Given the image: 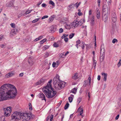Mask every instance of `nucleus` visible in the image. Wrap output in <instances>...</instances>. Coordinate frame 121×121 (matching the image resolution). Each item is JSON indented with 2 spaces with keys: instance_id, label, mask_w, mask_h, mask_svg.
Instances as JSON below:
<instances>
[{
  "instance_id": "nucleus-1",
  "label": "nucleus",
  "mask_w": 121,
  "mask_h": 121,
  "mask_svg": "<svg viewBox=\"0 0 121 121\" xmlns=\"http://www.w3.org/2000/svg\"><path fill=\"white\" fill-rule=\"evenodd\" d=\"M17 91L13 85L5 84L0 88V102L9 98L13 99L16 96Z\"/></svg>"
},
{
  "instance_id": "nucleus-2",
  "label": "nucleus",
  "mask_w": 121,
  "mask_h": 121,
  "mask_svg": "<svg viewBox=\"0 0 121 121\" xmlns=\"http://www.w3.org/2000/svg\"><path fill=\"white\" fill-rule=\"evenodd\" d=\"M52 81V80H50L47 85L43 89V92L48 98L53 97L56 95L57 93L56 91L53 90L52 88V85L51 84Z\"/></svg>"
},
{
  "instance_id": "nucleus-3",
  "label": "nucleus",
  "mask_w": 121,
  "mask_h": 121,
  "mask_svg": "<svg viewBox=\"0 0 121 121\" xmlns=\"http://www.w3.org/2000/svg\"><path fill=\"white\" fill-rule=\"evenodd\" d=\"M54 83L56 89L57 90L61 89L65 86V82L61 81L60 79L59 76L57 75L53 79Z\"/></svg>"
},
{
  "instance_id": "nucleus-4",
  "label": "nucleus",
  "mask_w": 121,
  "mask_h": 121,
  "mask_svg": "<svg viewBox=\"0 0 121 121\" xmlns=\"http://www.w3.org/2000/svg\"><path fill=\"white\" fill-rule=\"evenodd\" d=\"M21 114L20 120L23 121H29L33 118L32 116L30 114L21 113Z\"/></svg>"
},
{
  "instance_id": "nucleus-5",
  "label": "nucleus",
  "mask_w": 121,
  "mask_h": 121,
  "mask_svg": "<svg viewBox=\"0 0 121 121\" xmlns=\"http://www.w3.org/2000/svg\"><path fill=\"white\" fill-rule=\"evenodd\" d=\"M21 113L20 112H14L12 116V118L16 119L17 121H19V120H20V116Z\"/></svg>"
},
{
  "instance_id": "nucleus-6",
  "label": "nucleus",
  "mask_w": 121,
  "mask_h": 121,
  "mask_svg": "<svg viewBox=\"0 0 121 121\" xmlns=\"http://www.w3.org/2000/svg\"><path fill=\"white\" fill-rule=\"evenodd\" d=\"M12 107H7L6 108H4V115L6 117L9 116L12 111Z\"/></svg>"
},
{
  "instance_id": "nucleus-7",
  "label": "nucleus",
  "mask_w": 121,
  "mask_h": 121,
  "mask_svg": "<svg viewBox=\"0 0 121 121\" xmlns=\"http://www.w3.org/2000/svg\"><path fill=\"white\" fill-rule=\"evenodd\" d=\"M108 9L107 5H104L103 7L102 13L103 14H108Z\"/></svg>"
},
{
  "instance_id": "nucleus-8",
  "label": "nucleus",
  "mask_w": 121,
  "mask_h": 121,
  "mask_svg": "<svg viewBox=\"0 0 121 121\" xmlns=\"http://www.w3.org/2000/svg\"><path fill=\"white\" fill-rule=\"evenodd\" d=\"M46 80V79L45 77H43L40 79L39 81L36 82V85H38L40 84L42 85L44 83Z\"/></svg>"
},
{
  "instance_id": "nucleus-9",
  "label": "nucleus",
  "mask_w": 121,
  "mask_h": 121,
  "mask_svg": "<svg viewBox=\"0 0 121 121\" xmlns=\"http://www.w3.org/2000/svg\"><path fill=\"white\" fill-rule=\"evenodd\" d=\"M14 2L13 1L7 2L6 4V7H13L14 8L15 6L13 5Z\"/></svg>"
},
{
  "instance_id": "nucleus-10",
  "label": "nucleus",
  "mask_w": 121,
  "mask_h": 121,
  "mask_svg": "<svg viewBox=\"0 0 121 121\" xmlns=\"http://www.w3.org/2000/svg\"><path fill=\"white\" fill-rule=\"evenodd\" d=\"M17 30L16 28L12 29L10 32V36H13L15 35L17 32Z\"/></svg>"
},
{
  "instance_id": "nucleus-11",
  "label": "nucleus",
  "mask_w": 121,
  "mask_h": 121,
  "mask_svg": "<svg viewBox=\"0 0 121 121\" xmlns=\"http://www.w3.org/2000/svg\"><path fill=\"white\" fill-rule=\"evenodd\" d=\"M71 25L72 26V28L73 27L75 28L78 26L77 21L74 20V22L71 23Z\"/></svg>"
},
{
  "instance_id": "nucleus-12",
  "label": "nucleus",
  "mask_w": 121,
  "mask_h": 121,
  "mask_svg": "<svg viewBox=\"0 0 121 121\" xmlns=\"http://www.w3.org/2000/svg\"><path fill=\"white\" fill-rule=\"evenodd\" d=\"M105 50L104 48V44H101L100 49V53L101 54V53L105 54Z\"/></svg>"
},
{
  "instance_id": "nucleus-13",
  "label": "nucleus",
  "mask_w": 121,
  "mask_h": 121,
  "mask_svg": "<svg viewBox=\"0 0 121 121\" xmlns=\"http://www.w3.org/2000/svg\"><path fill=\"white\" fill-rule=\"evenodd\" d=\"M39 97L42 98V100H44L45 101L46 100L45 96L42 93L40 92L39 94Z\"/></svg>"
},
{
  "instance_id": "nucleus-14",
  "label": "nucleus",
  "mask_w": 121,
  "mask_h": 121,
  "mask_svg": "<svg viewBox=\"0 0 121 121\" xmlns=\"http://www.w3.org/2000/svg\"><path fill=\"white\" fill-rule=\"evenodd\" d=\"M96 17L98 19H99L100 17V12L99 10L97 9H96Z\"/></svg>"
},
{
  "instance_id": "nucleus-15",
  "label": "nucleus",
  "mask_w": 121,
  "mask_h": 121,
  "mask_svg": "<svg viewBox=\"0 0 121 121\" xmlns=\"http://www.w3.org/2000/svg\"><path fill=\"white\" fill-rule=\"evenodd\" d=\"M65 28L67 29H70L71 28H72V26L71 25V23L70 24H66L65 25Z\"/></svg>"
},
{
  "instance_id": "nucleus-16",
  "label": "nucleus",
  "mask_w": 121,
  "mask_h": 121,
  "mask_svg": "<svg viewBox=\"0 0 121 121\" xmlns=\"http://www.w3.org/2000/svg\"><path fill=\"white\" fill-rule=\"evenodd\" d=\"M103 18L104 21H106L108 19V14H103Z\"/></svg>"
},
{
  "instance_id": "nucleus-17",
  "label": "nucleus",
  "mask_w": 121,
  "mask_h": 121,
  "mask_svg": "<svg viewBox=\"0 0 121 121\" xmlns=\"http://www.w3.org/2000/svg\"><path fill=\"white\" fill-rule=\"evenodd\" d=\"M105 56V54H103L101 56L100 58V61L101 62H102L104 60Z\"/></svg>"
},
{
  "instance_id": "nucleus-18",
  "label": "nucleus",
  "mask_w": 121,
  "mask_h": 121,
  "mask_svg": "<svg viewBox=\"0 0 121 121\" xmlns=\"http://www.w3.org/2000/svg\"><path fill=\"white\" fill-rule=\"evenodd\" d=\"M13 75V73H12V72H10L6 75L5 77L7 78H8L9 77L12 76Z\"/></svg>"
},
{
  "instance_id": "nucleus-19",
  "label": "nucleus",
  "mask_w": 121,
  "mask_h": 121,
  "mask_svg": "<svg viewBox=\"0 0 121 121\" xmlns=\"http://www.w3.org/2000/svg\"><path fill=\"white\" fill-rule=\"evenodd\" d=\"M59 42L60 43V41H58L57 43H54L53 44L54 46L56 48H57L59 47L60 46V44L58 43Z\"/></svg>"
},
{
  "instance_id": "nucleus-20",
  "label": "nucleus",
  "mask_w": 121,
  "mask_h": 121,
  "mask_svg": "<svg viewBox=\"0 0 121 121\" xmlns=\"http://www.w3.org/2000/svg\"><path fill=\"white\" fill-rule=\"evenodd\" d=\"M74 7V4L71 3L69 5L68 7V9L69 10H70L72 8H73Z\"/></svg>"
},
{
  "instance_id": "nucleus-21",
  "label": "nucleus",
  "mask_w": 121,
  "mask_h": 121,
  "mask_svg": "<svg viewBox=\"0 0 121 121\" xmlns=\"http://www.w3.org/2000/svg\"><path fill=\"white\" fill-rule=\"evenodd\" d=\"M78 78V73H76L72 77V78L75 80L77 79Z\"/></svg>"
},
{
  "instance_id": "nucleus-22",
  "label": "nucleus",
  "mask_w": 121,
  "mask_h": 121,
  "mask_svg": "<svg viewBox=\"0 0 121 121\" xmlns=\"http://www.w3.org/2000/svg\"><path fill=\"white\" fill-rule=\"evenodd\" d=\"M85 45L87 46L88 45V44H85L83 42H82V43H81L80 46L82 47V49H84V48Z\"/></svg>"
},
{
  "instance_id": "nucleus-23",
  "label": "nucleus",
  "mask_w": 121,
  "mask_h": 121,
  "mask_svg": "<svg viewBox=\"0 0 121 121\" xmlns=\"http://www.w3.org/2000/svg\"><path fill=\"white\" fill-rule=\"evenodd\" d=\"M81 110V108L80 107H79L78 108V111H80ZM83 113V109L82 108L81 109V111H80V115L81 116H82V114Z\"/></svg>"
},
{
  "instance_id": "nucleus-24",
  "label": "nucleus",
  "mask_w": 121,
  "mask_h": 121,
  "mask_svg": "<svg viewBox=\"0 0 121 121\" xmlns=\"http://www.w3.org/2000/svg\"><path fill=\"white\" fill-rule=\"evenodd\" d=\"M77 91V89L75 88H74L71 90V92H72L73 93L75 94Z\"/></svg>"
},
{
  "instance_id": "nucleus-25",
  "label": "nucleus",
  "mask_w": 121,
  "mask_h": 121,
  "mask_svg": "<svg viewBox=\"0 0 121 121\" xmlns=\"http://www.w3.org/2000/svg\"><path fill=\"white\" fill-rule=\"evenodd\" d=\"M5 117L4 116H2L0 117V121H5Z\"/></svg>"
},
{
  "instance_id": "nucleus-26",
  "label": "nucleus",
  "mask_w": 121,
  "mask_h": 121,
  "mask_svg": "<svg viewBox=\"0 0 121 121\" xmlns=\"http://www.w3.org/2000/svg\"><path fill=\"white\" fill-rule=\"evenodd\" d=\"M54 17V16H52L50 17L49 19V20H50V21L52 22L53 21L55 17Z\"/></svg>"
},
{
  "instance_id": "nucleus-27",
  "label": "nucleus",
  "mask_w": 121,
  "mask_h": 121,
  "mask_svg": "<svg viewBox=\"0 0 121 121\" xmlns=\"http://www.w3.org/2000/svg\"><path fill=\"white\" fill-rule=\"evenodd\" d=\"M64 52L62 53H61L59 56V57L60 58H62L64 57L65 56H64Z\"/></svg>"
},
{
  "instance_id": "nucleus-28",
  "label": "nucleus",
  "mask_w": 121,
  "mask_h": 121,
  "mask_svg": "<svg viewBox=\"0 0 121 121\" xmlns=\"http://www.w3.org/2000/svg\"><path fill=\"white\" fill-rule=\"evenodd\" d=\"M69 104L68 103H67L65 104V106L64 107V109H66L68 108L69 107Z\"/></svg>"
},
{
  "instance_id": "nucleus-29",
  "label": "nucleus",
  "mask_w": 121,
  "mask_h": 121,
  "mask_svg": "<svg viewBox=\"0 0 121 121\" xmlns=\"http://www.w3.org/2000/svg\"><path fill=\"white\" fill-rule=\"evenodd\" d=\"M47 40L46 39H44L40 41V43L41 44H42L45 42Z\"/></svg>"
},
{
  "instance_id": "nucleus-30",
  "label": "nucleus",
  "mask_w": 121,
  "mask_h": 121,
  "mask_svg": "<svg viewBox=\"0 0 121 121\" xmlns=\"http://www.w3.org/2000/svg\"><path fill=\"white\" fill-rule=\"evenodd\" d=\"M93 66L94 68H95L96 67V61L95 60H93Z\"/></svg>"
},
{
  "instance_id": "nucleus-31",
  "label": "nucleus",
  "mask_w": 121,
  "mask_h": 121,
  "mask_svg": "<svg viewBox=\"0 0 121 121\" xmlns=\"http://www.w3.org/2000/svg\"><path fill=\"white\" fill-rule=\"evenodd\" d=\"M28 62L29 64L31 65H32L33 64V63L31 60H30V59L29 58L28 60Z\"/></svg>"
},
{
  "instance_id": "nucleus-32",
  "label": "nucleus",
  "mask_w": 121,
  "mask_h": 121,
  "mask_svg": "<svg viewBox=\"0 0 121 121\" xmlns=\"http://www.w3.org/2000/svg\"><path fill=\"white\" fill-rule=\"evenodd\" d=\"M75 34L74 33H72L69 36V37L70 39H72L74 36Z\"/></svg>"
},
{
  "instance_id": "nucleus-33",
  "label": "nucleus",
  "mask_w": 121,
  "mask_h": 121,
  "mask_svg": "<svg viewBox=\"0 0 121 121\" xmlns=\"http://www.w3.org/2000/svg\"><path fill=\"white\" fill-rule=\"evenodd\" d=\"M49 47V46H44L43 47V49L44 50H45L46 49L48 48Z\"/></svg>"
},
{
  "instance_id": "nucleus-34",
  "label": "nucleus",
  "mask_w": 121,
  "mask_h": 121,
  "mask_svg": "<svg viewBox=\"0 0 121 121\" xmlns=\"http://www.w3.org/2000/svg\"><path fill=\"white\" fill-rule=\"evenodd\" d=\"M117 17L112 18V20L114 22H115L117 21Z\"/></svg>"
},
{
  "instance_id": "nucleus-35",
  "label": "nucleus",
  "mask_w": 121,
  "mask_h": 121,
  "mask_svg": "<svg viewBox=\"0 0 121 121\" xmlns=\"http://www.w3.org/2000/svg\"><path fill=\"white\" fill-rule=\"evenodd\" d=\"M107 75V74H106L104 76V81H106Z\"/></svg>"
},
{
  "instance_id": "nucleus-36",
  "label": "nucleus",
  "mask_w": 121,
  "mask_h": 121,
  "mask_svg": "<svg viewBox=\"0 0 121 121\" xmlns=\"http://www.w3.org/2000/svg\"><path fill=\"white\" fill-rule=\"evenodd\" d=\"M117 42V40L116 39H113L112 41V43H115V42Z\"/></svg>"
},
{
  "instance_id": "nucleus-37",
  "label": "nucleus",
  "mask_w": 121,
  "mask_h": 121,
  "mask_svg": "<svg viewBox=\"0 0 121 121\" xmlns=\"http://www.w3.org/2000/svg\"><path fill=\"white\" fill-rule=\"evenodd\" d=\"M40 18H38L36 19H35L33 21H32V22L33 23H35L37 22L38 20Z\"/></svg>"
},
{
  "instance_id": "nucleus-38",
  "label": "nucleus",
  "mask_w": 121,
  "mask_h": 121,
  "mask_svg": "<svg viewBox=\"0 0 121 121\" xmlns=\"http://www.w3.org/2000/svg\"><path fill=\"white\" fill-rule=\"evenodd\" d=\"M49 3L51 4H52V6H54L55 5V4L54 3V2L52 1V0H50Z\"/></svg>"
},
{
  "instance_id": "nucleus-39",
  "label": "nucleus",
  "mask_w": 121,
  "mask_h": 121,
  "mask_svg": "<svg viewBox=\"0 0 121 121\" xmlns=\"http://www.w3.org/2000/svg\"><path fill=\"white\" fill-rule=\"evenodd\" d=\"M68 99L69 100V102L71 103V102L73 100V98L71 97H69Z\"/></svg>"
},
{
  "instance_id": "nucleus-40",
  "label": "nucleus",
  "mask_w": 121,
  "mask_h": 121,
  "mask_svg": "<svg viewBox=\"0 0 121 121\" xmlns=\"http://www.w3.org/2000/svg\"><path fill=\"white\" fill-rule=\"evenodd\" d=\"M4 39V36L3 35H0V41H1Z\"/></svg>"
},
{
  "instance_id": "nucleus-41",
  "label": "nucleus",
  "mask_w": 121,
  "mask_h": 121,
  "mask_svg": "<svg viewBox=\"0 0 121 121\" xmlns=\"http://www.w3.org/2000/svg\"><path fill=\"white\" fill-rule=\"evenodd\" d=\"M63 20L62 21L63 22H64V21H65V22H65V23H66L68 21V19L67 18H64L63 19Z\"/></svg>"
},
{
  "instance_id": "nucleus-42",
  "label": "nucleus",
  "mask_w": 121,
  "mask_h": 121,
  "mask_svg": "<svg viewBox=\"0 0 121 121\" xmlns=\"http://www.w3.org/2000/svg\"><path fill=\"white\" fill-rule=\"evenodd\" d=\"M121 65V60H119V61L117 64V65L118 67H119Z\"/></svg>"
},
{
  "instance_id": "nucleus-43",
  "label": "nucleus",
  "mask_w": 121,
  "mask_h": 121,
  "mask_svg": "<svg viewBox=\"0 0 121 121\" xmlns=\"http://www.w3.org/2000/svg\"><path fill=\"white\" fill-rule=\"evenodd\" d=\"M82 100V98H79L78 99L77 102L79 104L81 101Z\"/></svg>"
},
{
  "instance_id": "nucleus-44",
  "label": "nucleus",
  "mask_w": 121,
  "mask_h": 121,
  "mask_svg": "<svg viewBox=\"0 0 121 121\" xmlns=\"http://www.w3.org/2000/svg\"><path fill=\"white\" fill-rule=\"evenodd\" d=\"M29 109L30 110H32V107L31 104V103H29Z\"/></svg>"
},
{
  "instance_id": "nucleus-45",
  "label": "nucleus",
  "mask_w": 121,
  "mask_h": 121,
  "mask_svg": "<svg viewBox=\"0 0 121 121\" xmlns=\"http://www.w3.org/2000/svg\"><path fill=\"white\" fill-rule=\"evenodd\" d=\"M87 81H84V85H83V86L84 87H85L86 85V84H87Z\"/></svg>"
},
{
  "instance_id": "nucleus-46",
  "label": "nucleus",
  "mask_w": 121,
  "mask_h": 121,
  "mask_svg": "<svg viewBox=\"0 0 121 121\" xmlns=\"http://www.w3.org/2000/svg\"><path fill=\"white\" fill-rule=\"evenodd\" d=\"M10 26H11L13 28H15V24L14 23H12L10 25Z\"/></svg>"
},
{
  "instance_id": "nucleus-47",
  "label": "nucleus",
  "mask_w": 121,
  "mask_h": 121,
  "mask_svg": "<svg viewBox=\"0 0 121 121\" xmlns=\"http://www.w3.org/2000/svg\"><path fill=\"white\" fill-rule=\"evenodd\" d=\"M78 2H77L76 3L74 4V6H76L77 8L79 6V4H78Z\"/></svg>"
},
{
  "instance_id": "nucleus-48",
  "label": "nucleus",
  "mask_w": 121,
  "mask_h": 121,
  "mask_svg": "<svg viewBox=\"0 0 121 121\" xmlns=\"http://www.w3.org/2000/svg\"><path fill=\"white\" fill-rule=\"evenodd\" d=\"M77 22H78V25H81L82 24V22L81 21H77Z\"/></svg>"
},
{
  "instance_id": "nucleus-49",
  "label": "nucleus",
  "mask_w": 121,
  "mask_h": 121,
  "mask_svg": "<svg viewBox=\"0 0 121 121\" xmlns=\"http://www.w3.org/2000/svg\"><path fill=\"white\" fill-rule=\"evenodd\" d=\"M117 17L116 14L115 13H113L112 15V18Z\"/></svg>"
},
{
  "instance_id": "nucleus-50",
  "label": "nucleus",
  "mask_w": 121,
  "mask_h": 121,
  "mask_svg": "<svg viewBox=\"0 0 121 121\" xmlns=\"http://www.w3.org/2000/svg\"><path fill=\"white\" fill-rule=\"evenodd\" d=\"M50 121H52L53 119V115H52L51 116H50Z\"/></svg>"
},
{
  "instance_id": "nucleus-51",
  "label": "nucleus",
  "mask_w": 121,
  "mask_h": 121,
  "mask_svg": "<svg viewBox=\"0 0 121 121\" xmlns=\"http://www.w3.org/2000/svg\"><path fill=\"white\" fill-rule=\"evenodd\" d=\"M63 31V29L62 28H60V29L59 31V32L61 33Z\"/></svg>"
},
{
  "instance_id": "nucleus-52",
  "label": "nucleus",
  "mask_w": 121,
  "mask_h": 121,
  "mask_svg": "<svg viewBox=\"0 0 121 121\" xmlns=\"http://www.w3.org/2000/svg\"><path fill=\"white\" fill-rule=\"evenodd\" d=\"M48 16H47V15H45V16L43 17H42V18L41 19H44L45 18H48Z\"/></svg>"
},
{
  "instance_id": "nucleus-53",
  "label": "nucleus",
  "mask_w": 121,
  "mask_h": 121,
  "mask_svg": "<svg viewBox=\"0 0 121 121\" xmlns=\"http://www.w3.org/2000/svg\"><path fill=\"white\" fill-rule=\"evenodd\" d=\"M100 0H97V3L99 7L100 5Z\"/></svg>"
},
{
  "instance_id": "nucleus-54",
  "label": "nucleus",
  "mask_w": 121,
  "mask_h": 121,
  "mask_svg": "<svg viewBox=\"0 0 121 121\" xmlns=\"http://www.w3.org/2000/svg\"><path fill=\"white\" fill-rule=\"evenodd\" d=\"M52 66L53 67H56V64L55 62H53L52 64Z\"/></svg>"
},
{
  "instance_id": "nucleus-55",
  "label": "nucleus",
  "mask_w": 121,
  "mask_h": 121,
  "mask_svg": "<svg viewBox=\"0 0 121 121\" xmlns=\"http://www.w3.org/2000/svg\"><path fill=\"white\" fill-rule=\"evenodd\" d=\"M23 73H21L20 74L19 76L20 77H21L23 76Z\"/></svg>"
},
{
  "instance_id": "nucleus-56",
  "label": "nucleus",
  "mask_w": 121,
  "mask_h": 121,
  "mask_svg": "<svg viewBox=\"0 0 121 121\" xmlns=\"http://www.w3.org/2000/svg\"><path fill=\"white\" fill-rule=\"evenodd\" d=\"M80 40H78L76 41V44H80Z\"/></svg>"
},
{
  "instance_id": "nucleus-57",
  "label": "nucleus",
  "mask_w": 121,
  "mask_h": 121,
  "mask_svg": "<svg viewBox=\"0 0 121 121\" xmlns=\"http://www.w3.org/2000/svg\"><path fill=\"white\" fill-rule=\"evenodd\" d=\"M68 38H65L64 39V41L66 42H67L68 41Z\"/></svg>"
},
{
  "instance_id": "nucleus-58",
  "label": "nucleus",
  "mask_w": 121,
  "mask_h": 121,
  "mask_svg": "<svg viewBox=\"0 0 121 121\" xmlns=\"http://www.w3.org/2000/svg\"><path fill=\"white\" fill-rule=\"evenodd\" d=\"M107 2H108V4H110V3L111 2V0H106Z\"/></svg>"
},
{
  "instance_id": "nucleus-59",
  "label": "nucleus",
  "mask_w": 121,
  "mask_h": 121,
  "mask_svg": "<svg viewBox=\"0 0 121 121\" xmlns=\"http://www.w3.org/2000/svg\"><path fill=\"white\" fill-rule=\"evenodd\" d=\"M94 37H95V46H96V36H95H95Z\"/></svg>"
},
{
  "instance_id": "nucleus-60",
  "label": "nucleus",
  "mask_w": 121,
  "mask_h": 121,
  "mask_svg": "<svg viewBox=\"0 0 121 121\" xmlns=\"http://www.w3.org/2000/svg\"><path fill=\"white\" fill-rule=\"evenodd\" d=\"M42 6L43 7H44L46 6V5L45 4L43 3L42 4Z\"/></svg>"
},
{
  "instance_id": "nucleus-61",
  "label": "nucleus",
  "mask_w": 121,
  "mask_h": 121,
  "mask_svg": "<svg viewBox=\"0 0 121 121\" xmlns=\"http://www.w3.org/2000/svg\"><path fill=\"white\" fill-rule=\"evenodd\" d=\"M119 114H118L115 118V120H117L119 118Z\"/></svg>"
},
{
  "instance_id": "nucleus-62",
  "label": "nucleus",
  "mask_w": 121,
  "mask_h": 121,
  "mask_svg": "<svg viewBox=\"0 0 121 121\" xmlns=\"http://www.w3.org/2000/svg\"><path fill=\"white\" fill-rule=\"evenodd\" d=\"M91 21H93L94 22V17L93 16L91 18Z\"/></svg>"
},
{
  "instance_id": "nucleus-63",
  "label": "nucleus",
  "mask_w": 121,
  "mask_h": 121,
  "mask_svg": "<svg viewBox=\"0 0 121 121\" xmlns=\"http://www.w3.org/2000/svg\"><path fill=\"white\" fill-rule=\"evenodd\" d=\"M78 14L79 16H80L82 15V13H81L80 12H78Z\"/></svg>"
},
{
  "instance_id": "nucleus-64",
  "label": "nucleus",
  "mask_w": 121,
  "mask_h": 121,
  "mask_svg": "<svg viewBox=\"0 0 121 121\" xmlns=\"http://www.w3.org/2000/svg\"><path fill=\"white\" fill-rule=\"evenodd\" d=\"M100 75H98V76L97 79L98 80H99L100 79Z\"/></svg>"
}]
</instances>
